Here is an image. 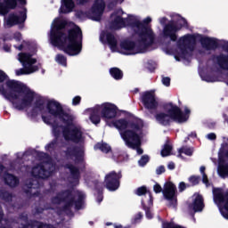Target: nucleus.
Returning <instances> with one entry per match:
<instances>
[{"mask_svg": "<svg viewBox=\"0 0 228 228\" xmlns=\"http://www.w3.org/2000/svg\"><path fill=\"white\" fill-rule=\"evenodd\" d=\"M17 60L21 63L22 67L17 69L16 76H24L33 74L38 70V66L37 65V58L29 53H20L18 54Z\"/></svg>", "mask_w": 228, "mask_h": 228, "instance_id": "11", "label": "nucleus"}, {"mask_svg": "<svg viewBox=\"0 0 228 228\" xmlns=\"http://www.w3.org/2000/svg\"><path fill=\"white\" fill-rule=\"evenodd\" d=\"M171 17L172 20L165 26L163 35L170 38L173 42H175L177 40V31H179L183 26H186V20L179 14H173Z\"/></svg>", "mask_w": 228, "mask_h": 228, "instance_id": "12", "label": "nucleus"}, {"mask_svg": "<svg viewBox=\"0 0 228 228\" xmlns=\"http://www.w3.org/2000/svg\"><path fill=\"white\" fill-rule=\"evenodd\" d=\"M122 178V174L110 172L105 176V184L106 188L110 190V191H115L118 190V186H120V180Z\"/></svg>", "mask_w": 228, "mask_h": 228, "instance_id": "18", "label": "nucleus"}, {"mask_svg": "<svg viewBox=\"0 0 228 228\" xmlns=\"http://www.w3.org/2000/svg\"><path fill=\"white\" fill-rule=\"evenodd\" d=\"M106 225H111V223H106Z\"/></svg>", "mask_w": 228, "mask_h": 228, "instance_id": "57", "label": "nucleus"}, {"mask_svg": "<svg viewBox=\"0 0 228 228\" xmlns=\"http://www.w3.org/2000/svg\"><path fill=\"white\" fill-rule=\"evenodd\" d=\"M0 197L2 199H4V200H7V201L12 200V194H10V192H8V191H5V192L2 193L0 195Z\"/></svg>", "mask_w": 228, "mask_h": 228, "instance_id": "37", "label": "nucleus"}, {"mask_svg": "<svg viewBox=\"0 0 228 228\" xmlns=\"http://www.w3.org/2000/svg\"><path fill=\"white\" fill-rule=\"evenodd\" d=\"M197 42H200L203 49H206V51H215V49H218V47H222L228 51V41L224 39L208 37L200 34L185 35L179 39L177 47L173 52L175 60L178 61L181 60H188L191 52L195 49ZM214 61L217 63L221 70L226 72L224 81L226 85H228V54L220 53L214 56Z\"/></svg>", "mask_w": 228, "mask_h": 228, "instance_id": "3", "label": "nucleus"}, {"mask_svg": "<svg viewBox=\"0 0 228 228\" xmlns=\"http://www.w3.org/2000/svg\"><path fill=\"white\" fill-rule=\"evenodd\" d=\"M79 4H84V3H88V0H77Z\"/></svg>", "mask_w": 228, "mask_h": 228, "instance_id": "50", "label": "nucleus"}, {"mask_svg": "<svg viewBox=\"0 0 228 228\" xmlns=\"http://www.w3.org/2000/svg\"><path fill=\"white\" fill-rule=\"evenodd\" d=\"M149 163V156L143 155L141 159L139 160L140 167H145Z\"/></svg>", "mask_w": 228, "mask_h": 228, "instance_id": "35", "label": "nucleus"}, {"mask_svg": "<svg viewBox=\"0 0 228 228\" xmlns=\"http://www.w3.org/2000/svg\"><path fill=\"white\" fill-rule=\"evenodd\" d=\"M23 220L24 222H28V217L27 216L23 217Z\"/></svg>", "mask_w": 228, "mask_h": 228, "instance_id": "55", "label": "nucleus"}, {"mask_svg": "<svg viewBox=\"0 0 228 228\" xmlns=\"http://www.w3.org/2000/svg\"><path fill=\"white\" fill-rule=\"evenodd\" d=\"M155 193H163L166 200L170 202L171 206H175L177 204V193L175 192V185L171 182H167L164 185V189L161 188V185L155 184L153 187Z\"/></svg>", "mask_w": 228, "mask_h": 228, "instance_id": "14", "label": "nucleus"}, {"mask_svg": "<svg viewBox=\"0 0 228 228\" xmlns=\"http://www.w3.org/2000/svg\"><path fill=\"white\" fill-rule=\"evenodd\" d=\"M11 50H12V46L8 45H4V51H5V53H10Z\"/></svg>", "mask_w": 228, "mask_h": 228, "instance_id": "45", "label": "nucleus"}, {"mask_svg": "<svg viewBox=\"0 0 228 228\" xmlns=\"http://www.w3.org/2000/svg\"><path fill=\"white\" fill-rule=\"evenodd\" d=\"M180 156L185 154L186 156H191L193 154V149L189 147H183L179 151Z\"/></svg>", "mask_w": 228, "mask_h": 228, "instance_id": "34", "label": "nucleus"}, {"mask_svg": "<svg viewBox=\"0 0 228 228\" xmlns=\"http://www.w3.org/2000/svg\"><path fill=\"white\" fill-rule=\"evenodd\" d=\"M200 172L202 175V182L204 184H206V186H209V180L208 179V175H206V167L201 166L200 167Z\"/></svg>", "mask_w": 228, "mask_h": 228, "instance_id": "30", "label": "nucleus"}, {"mask_svg": "<svg viewBox=\"0 0 228 228\" xmlns=\"http://www.w3.org/2000/svg\"><path fill=\"white\" fill-rule=\"evenodd\" d=\"M20 4H26V0H18Z\"/></svg>", "mask_w": 228, "mask_h": 228, "instance_id": "53", "label": "nucleus"}, {"mask_svg": "<svg viewBox=\"0 0 228 228\" xmlns=\"http://www.w3.org/2000/svg\"><path fill=\"white\" fill-rule=\"evenodd\" d=\"M109 126H114L119 131L120 136L126 146L130 149H136L137 154H143V150L140 148V145H142V127H143L142 119L121 118L113 121Z\"/></svg>", "mask_w": 228, "mask_h": 228, "instance_id": "6", "label": "nucleus"}, {"mask_svg": "<svg viewBox=\"0 0 228 228\" xmlns=\"http://www.w3.org/2000/svg\"><path fill=\"white\" fill-rule=\"evenodd\" d=\"M4 40H15V42H22V34H20V32L8 34L5 36Z\"/></svg>", "mask_w": 228, "mask_h": 228, "instance_id": "26", "label": "nucleus"}, {"mask_svg": "<svg viewBox=\"0 0 228 228\" xmlns=\"http://www.w3.org/2000/svg\"><path fill=\"white\" fill-rule=\"evenodd\" d=\"M162 84L165 86H170V77H162Z\"/></svg>", "mask_w": 228, "mask_h": 228, "instance_id": "38", "label": "nucleus"}, {"mask_svg": "<svg viewBox=\"0 0 228 228\" xmlns=\"http://www.w3.org/2000/svg\"><path fill=\"white\" fill-rule=\"evenodd\" d=\"M200 77L203 81H206L207 83H216V81H222V78L220 77L215 75V71L208 75L200 74Z\"/></svg>", "mask_w": 228, "mask_h": 228, "instance_id": "24", "label": "nucleus"}, {"mask_svg": "<svg viewBox=\"0 0 228 228\" xmlns=\"http://www.w3.org/2000/svg\"><path fill=\"white\" fill-rule=\"evenodd\" d=\"M26 19H28V11L26 8H22L20 12L10 13L4 18V26L5 28H13V26L24 24Z\"/></svg>", "mask_w": 228, "mask_h": 228, "instance_id": "17", "label": "nucleus"}, {"mask_svg": "<svg viewBox=\"0 0 228 228\" xmlns=\"http://www.w3.org/2000/svg\"><path fill=\"white\" fill-rule=\"evenodd\" d=\"M159 22H160V24H167V18H161L160 20H159Z\"/></svg>", "mask_w": 228, "mask_h": 228, "instance_id": "48", "label": "nucleus"}, {"mask_svg": "<svg viewBox=\"0 0 228 228\" xmlns=\"http://www.w3.org/2000/svg\"><path fill=\"white\" fill-rule=\"evenodd\" d=\"M38 111L42 115L43 122L52 126L55 140L45 146L46 151H53L58 146L61 138L66 142H74L75 143H83L85 136L81 126L74 124V116L63 110L60 102L54 100L39 99L33 107L31 117H35Z\"/></svg>", "mask_w": 228, "mask_h": 228, "instance_id": "2", "label": "nucleus"}, {"mask_svg": "<svg viewBox=\"0 0 228 228\" xmlns=\"http://www.w3.org/2000/svg\"><path fill=\"white\" fill-rule=\"evenodd\" d=\"M114 228H122V225H120V224H114Z\"/></svg>", "mask_w": 228, "mask_h": 228, "instance_id": "54", "label": "nucleus"}, {"mask_svg": "<svg viewBox=\"0 0 228 228\" xmlns=\"http://www.w3.org/2000/svg\"><path fill=\"white\" fill-rule=\"evenodd\" d=\"M95 151H97V149H100V151H102V152H105L108 153L110 152V151H111V147H110V145H108L107 143H97L94 146Z\"/></svg>", "mask_w": 228, "mask_h": 228, "instance_id": "29", "label": "nucleus"}, {"mask_svg": "<svg viewBox=\"0 0 228 228\" xmlns=\"http://www.w3.org/2000/svg\"><path fill=\"white\" fill-rule=\"evenodd\" d=\"M208 140H216V134L215 133H210L206 135Z\"/></svg>", "mask_w": 228, "mask_h": 228, "instance_id": "42", "label": "nucleus"}, {"mask_svg": "<svg viewBox=\"0 0 228 228\" xmlns=\"http://www.w3.org/2000/svg\"><path fill=\"white\" fill-rule=\"evenodd\" d=\"M158 175H160V174H163V172H165V167L163 166H160L157 168L156 170Z\"/></svg>", "mask_w": 228, "mask_h": 228, "instance_id": "43", "label": "nucleus"}, {"mask_svg": "<svg viewBox=\"0 0 228 228\" xmlns=\"http://www.w3.org/2000/svg\"><path fill=\"white\" fill-rule=\"evenodd\" d=\"M167 168L169 170H174V168H175V164H174V162H169L167 165Z\"/></svg>", "mask_w": 228, "mask_h": 228, "instance_id": "46", "label": "nucleus"}, {"mask_svg": "<svg viewBox=\"0 0 228 228\" xmlns=\"http://www.w3.org/2000/svg\"><path fill=\"white\" fill-rule=\"evenodd\" d=\"M192 136H197V134H192Z\"/></svg>", "mask_w": 228, "mask_h": 228, "instance_id": "58", "label": "nucleus"}, {"mask_svg": "<svg viewBox=\"0 0 228 228\" xmlns=\"http://www.w3.org/2000/svg\"><path fill=\"white\" fill-rule=\"evenodd\" d=\"M110 76L114 77V79H122V71L118 69V68H112L110 69Z\"/></svg>", "mask_w": 228, "mask_h": 228, "instance_id": "28", "label": "nucleus"}, {"mask_svg": "<svg viewBox=\"0 0 228 228\" xmlns=\"http://www.w3.org/2000/svg\"><path fill=\"white\" fill-rule=\"evenodd\" d=\"M24 44H25V42H23L20 46H18L16 48H18L19 51H22V49H24Z\"/></svg>", "mask_w": 228, "mask_h": 228, "instance_id": "49", "label": "nucleus"}, {"mask_svg": "<svg viewBox=\"0 0 228 228\" xmlns=\"http://www.w3.org/2000/svg\"><path fill=\"white\" fill-rule=\"evenodd\" d=\"M4 179L8 186H11V188H13L19 184V179H17V177H15L13 175L4 174Z\"/></svg>", "mask_w": 228, "mask_h": 228, "instance_id": "25", "label": "nucleus"}, {"mask_svg": "<svg viewBox=\"0 0 228 228\" xmlns=\"http://www.w3.org/2000/svg\"><path fill=\"white\" fill-rule=\"evenodd\" d=\"M171 152H172V146L170 144H166L161 151V156L163 158L167 156H170Z\"/></svg>", "mask_w": 228, "mask_h": 228, "instance_id": "32", "label": "nucleus"}, {"mask_svg": "<svg viewBox=\"0 0 228 228\" xmlns=\"http://www.w3.org/2000/svg\"><path fill=\"white\" fill-rule=\"evenodd\" d=\"M55 61L59 63V65H62L63 67H67V58L62 54H57L55 57Z\"/></svg>", "mask_w": 228, "mask_h": 228, "instance_id": "31", "label": "nucleus"}, {"mask_svg": "<svg viewBox=\"0 0 228 228\" xmlns=\"http://www.w3.org/2000/svg\"><path fill=\"white\" fill-rule=\"evenodd\" d=\"M79 102H81V96H76L73 98V100H72L73 106H77V104H79Z\"/></svg>", "mask_w": 228, "mask_h": 228, "instance_id": "39", "label": "nucleus"}, {"mask_svg": "<svg viewBox=\"0 0 228 228\" xmlns=\"http://www.w3.org/2000/svg\"><path fill=\"white\" fill-rule=\"evenodd\" d=\"M0 93L20 111L31 108L35 102V92L21 82L8 80V75L0 69Z\"/></svg>", "mask_w": 228, "mask_h": 228, "instance_id": "5", "label": "nucleus"}, {"mask_svg": "<svg viewBox=\"0 0 228 228\" xmlns=\"http://www.w3.org/2000/svg\"><path fill=\"white\" fill-rule=\"evenodd\" d=\"M84 199H85V193L81 191H77L74 198H72V194H70V192L66 191V192H63L62 194L61 193L56 194L52 199V204L53 207H56L65 202L64 211L65 209H67V208H70V206H75L77 209H81V206L83 205Z\"/></svg>", "mask_w": 228, "mask_h": 228, "instance_id": "10", "label": "nucleus"}, {"mask_svg": "<svg viewBox=\"0 0 228 228\" xmlns=\"http://www.w3.org/2000/svg\"><path fill=\"white\" fill-rule=\"evenodd\" d=\"M67 168H69L71 174L69 181L73 186H76L79 183V170L72 165H67Z\"/></svg>", "mask_w": 228, "mask_h": 228, "instance_id": "23", "label": "nucleus"}, {"mask_svg": "<svg viewBox=\"0 0 228 228\" xmlns=\"http://www.w3.org/2000/svg\"><path fill=\"white\" fill-rule=\"evenodd\" d=\"M149 199H150L149 206H152V197L151 196V194H149Z\"/></svg>", "mask_w": 228, "mask_h": 228, "instance_id": "52", "label": "nucleus"}, {"mask_svg": "<svg viewBox=\"0 0 228 228\" xmlns=\"http://www.w3.org/2000/svg\"><path fill=\"white\" fill-rule=\"evenodd\" d=\"M104 8H106L104 0H95L89 12L85 13V12L79 11L77 12V17L80 19L88 17L92 20H99L102 17V13H104Z\"/></svg>", "mask_w": 228, "mask_h": 228, "instance_id": "15", "label": "nucleus"}, {"mask_svg": "<svg viewBox=\"0 0 228 228\" xmlns=\"http://www.w3.org/2000/svg\"><path fill=\"white\" fill-rule=\"evenodd\" d=\"M76 8V2L74 0H61L60 13H72Z\"/></svg>", "mask_w": 228, "mask_h": 228, "instance_id": "21", "label": "nucleus"}, {"mask_svg": "<svg viewBox=\"0 0 228 228\" xmlns=\"http://www.w3.org/2000/svg\"><path fill=\"white\" fill-rule=\"evenodd\" d=\"M118 109L113 103L104 102L101 105H96L94 108H90L86 110V115L89 116V119L92 124L97 126V124L101 123V117L105 120V122H110V120H113L115 117H117V113ZM101 113V115H100Z\"/></svg>", "mask_w": 228, "mask_h": 228, "instance_id": "8", "label": "nucleus"}, {"mask_svg": "<svg viewBox=\"0 0 228 228\" xmlns=\"http://www.w3.org/2000/svg\"><path fill=\"white\" fill-rule=\"evenodd\" d=\"M139 218H142V214H138Z\"/></svg>", "mask_w": 228, "mask_h": 228, "instance_id": "56", "label": "nucleus"}, {"mask_svg": "<svg viewBox=\"0 0 228 228\" xmlns=\"http://www.w3.org/2000/svg\"><path fill=\"white\" fill-rule=\"evenodd\" d=\"M217 174L220 177H227L228 175V139L224 138V143L219 151V165Z\"/></svg>", "mask_w": 228, "mask_h": 228, "instance_id": "16", "label": "nucleus"}, {"mask_svg": "<svg viewBox=\"0 0 228 228\" xmlns=\"http://www.w3.org/2000/svg\"><path fill=\"white\" fill-rule=\"evenodd\" d=\"M41 161L42 164L40 166H36L31 170V175L34 179L27 182L26 186L28 188L27 191L30 195H38V191L37 189L40 188V182L38 179H47L49 175H51L52 172L56 170V167L49 155L45 153H41Z\"/></svg>", "mask_w": 228, "mask_h": 228, "instance_id": "7", "label": "nucleus"}, {"mask_svg": "<svg viewBox=\"0 0 228 228\" xmlns=\"http://www.w3.org/2000/svg\"><path fill=\"white\" fill-rule=\"evenodd\" d=\"M106 3L108 4V8H114L117 4H122L124 0H106Z\"/></svg>", "mask_w": 228, "mask_h": 228, "instance_id": "33", "label": "nucleus"}, {"mask_svg": "<svg viewBox=\"0 0 228 228\" xmlns=\"http://www.w3.org/2000/svg\"><path fill=\"white\" fill-rule=\"evenodd\" d=\"M17 6V1L15 0H4L0 1V15L4 16L10 12V10H13Z\"/></svg>", "mask_w": 228, "mask_h": 228, "instance_id": "20", "label": "nucleus"}, {"mask_svg": "<svg viewBox=\"0 0 228 228\" xmlns=\"http://www.w3.org/2000/svg\"><path fill=\"white\" fill-rule=\"evenodd\" d=\"M167 113L160 112L155 116V118L159 124L167 126L170 123V120H175L178 124H183L188 118H190V109L184 108V111H181V109L174 103H167L165 108Z\"/></svg>", "mask_w": 228, "mask_h": 228, "instance_id": "9", "label": "nucleus"}, {"mask_svg": "<svg viewBox=\"0 0 228 228\" xmlns=\"http://www.w3.org/2000/svg\"><path fill=\"white\" fill-rule=\"evenodd\" d=\"M97 201L99 202V204H101V202H102V195H99Z\"/></svg>", "mask_w": 228, "mask_h": 228, "instance_id": "51", "label": "nucleus"}, {"mask_svg": "<svg viewBox=\"0 0 228 228\" xmlns=\"http://www.w3.org/2000/svg\"><path fill=\"white\" fill-rule=\"evenodd\" d=\"M142 206L146 211V217L149 219L152 218V214L151 213V210H149V208H146L145 205L143 204V202H142Z\"/></svg>", "mask_w": 228, "mask_h": 228, "instance_id": "41", "label": "nucleus"}, {"mask_svg": "<svg viewBox=\"0 0 228 228\" xmlns=\"http://www.w3.org/2000/svg\"><path fill=\"white\" fill-rule=\"evenodd\" d=\"M189 181L191 184H199V176H191Z\"/></svg>", "mask_w": 228, "mask_h": 228, "instance_id": "40", "label": "nucleus"}, {"mask_svg": "<svg viewBox=\"0 0 228 228\" xmlns=\"http://www.w3.org/2000/svg\"><path fill=\"white\" fill-rule=\"evenodd\" d=\"M67 21L61 18H56L52 23L50 32V40L55 47H61L62 51L69 56H77L83 49V35L79 27L73 25V28L68 32L63 33Z\"/></svg>", "mask_w": 228, "mask_h": 228, "instance_id": "4", "label": "nucleus"}, {"mask_svg": "<svg viewBox=\"0 0 228 228\" xmlns=\"http://www.w3.org/2000/svg\"><path fill=\"white\" fill-rule=\"evenodd\" d=\"M83 154H84L83 148H80L79 150H74L72 151V158H74L76 161L79 163V161L83 160Z\"/></svg>", "mask_w": 228, "mask_h": 228, "instance_id": "27", "label": "nucleus"}, {"mask_svg": "<svg viewBox=\"0 0 228 228\" xmlns=\"http://www.w3.org/2000/svg\"><path fill=\"white\" fill-rule=\"evenodd\" d=\"M136 195H138L139 197L142 195H144V193H147V188L145 187H139L136 191H135Z\"/></svg>", "mask_w": 228, "mask_h": 228, "instance_id": "36", "label": "nucleus"}, {"mask_svg": "<svg viewBox=\"0 0 228 228\" xmlns=\"http://www.w3.org/2000/svg\"><path fill=\"white\" fill-rule=\"evenodd\" d=\"M124 11L118 9L110 16V28L122 29L128 27L129 31L137 35L136 41L125 40L120 43V48L117 45V39L113 34L106 31L100 36V40L102 44H108L112 53H120L126 56H134V54H143L149 51V47L154 42V34L149 27V22L152 21L151 17H147L142 21V18L134 15H128L127 19L124 20L122 16Z\"/></svg>", "mask_w": 228, "mask_h": 228, "instance_id": "1", "label": "nucleus"}, {"mask_svg": "<svg viewBox=\"0 0 228 228\" xmlns=\"http://www.w3.org/2000/svg\"><path fill=\"white\" fill-rule=\"evenodd\" d=\"M212 191L215 204L218 206L222 216L228 220V194L221 188H214Z\"/></svg>", "mask_w": 228, "mask_h": 228, "instance_id": "13", "label": "nucleus"}, {"mask_svg": "<svg viewBox=\"0 0 228 228\" xmlns=\"http://www.w3.org/2000/svg\"><path fill=\"white\" fill-rule=\"evenodd\" d=\"M193 203H192V209L195 211V213L199 211H202L204 209V200L202 199V196L200 194H194L193 197Z\"/></svg>", "mask_w": 228, "mask_h": 228, "instance_id": "22", "label": "nucleus"}, {"mask_svg": "<svg viewBox=\"0 0 228 228\" xmlns=\"http://www.w3.org/2000/svg\"><path fill=\"white\" fill-rule=\"evenodd\" d=\"M179 190H180V191H184V190H186V183H180V184H179Z\"/></svg>", "mask_w": 228, "mask_h": 228, "instance_id": "44", "label": "nucleus"}, {"mask_svg": "<svg viewBox=\"0 0 228 228\" xmlns=\"http://www.w3.org/2000/svg\"><path fill=\"white\" fill-rule=\"evenodd\" d=\"M4 172H6V168H4L3 165L0 164V175L4 174Z\"/></svg>", "mask_w": 228, "mask_h": 228, "instance_id": "47", "label": "nucleus"}, {"mask_svg": "<svg viewBox=\"0 0 228 228\" xmlns=\"http://www.w3.org/2000/svg\"><path fill=\"white\" fill-rule=\"evenodd\" d=\"M142 102L147 110H155V108H158V102L156 101L154 92L144 93L142 95Z\"/></svg>", "mask_w": 228, "mask_h": 228, "instance_id": "19", "label": "nucleus"}]
</instances>
